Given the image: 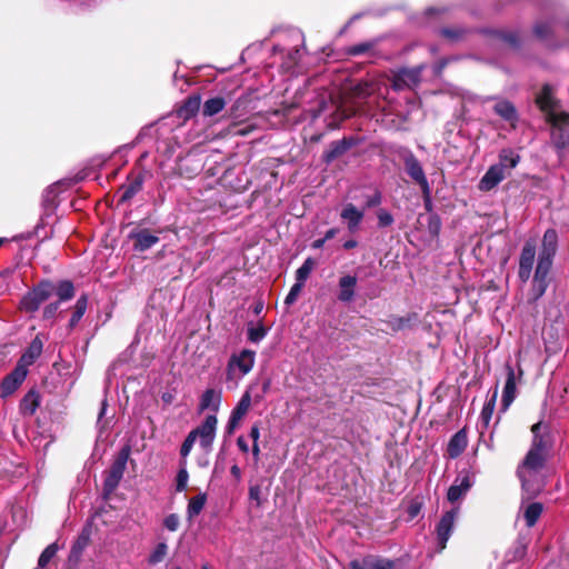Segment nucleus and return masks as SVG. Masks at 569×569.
<instances>
[{"label":"nucleus","instance_id":"1","mask_svg":"<svg viewBox=\"0 0 569 569\" xmlns=\"http://www.w3.org/2000/svg\"><path fill=\"white\" fill-rule=\"evenodd\" d=\"M63 187L64 183L58 181L43 191L41 200L43 216L41 224L38 223V238H40V229L43 230V239H48L53 234V226L57 222L56 209L58 207V197L63 191Z\"/></svg>","mask_w":569,"mask_h":569},{"label":"nucleus","instance_id":"2","mask_svg":"<svg viewBox=\"0 0 569 569\" xmlns=\"http://www.w3.org/2000/svg\"><path fill=\"white\" fill-rule=\"evenodd\" d=\"M34 342H31L28 351L21 356L14 370L9 373L1 382L0 391L1 397H8L13 393L24 381L28 375V367L31 366L36 360L33 352Z\"/></svg>","mask_w":569,"mask_h":569},{"label":"nucleus","instance_id":"3","mask_svg":"<svg viewBox=\"0 0 569 569\" xmlns=\"http://www.w3.org/2000/svg\"><path fill=\"white\" fill-rule=\"evenodd\" d=\"M543 466L545 463L528 465L527 460L523 459L522 463L518 467L517 475L527 499L536 497L542 490L543 479L541 471Z\"/></svg>","mask_w":569,"mask_h":569},{"label":"nucleus","instance_id":"4","mask_svg":"<svg viewBox=\"0 0 569 569\" xmlns=\"http://www.w3.org/2000/svg\"><path fill=\"white\" fill-rule=\"evenodd\" d=\"M545 428L541 422H537L531 427L533 435L532 445L525 459L528 465L545 463L546 455L550 446L549 435L542 433Z\"/></svg>","mask_w":569,"mask_h":569},{"label":"nucleus","instance_id":"5","mask_svg":"<svg viewBox=\"0 0 569 569\" xmlns=\"http://www.w3.org/2000/svg\"><path fill=\"white\" fill-rule=\"evenodd\" d=\"M427 68L425 63L413 68H401L392 76L391 87L396 91L413 89L421 82V76Z\"/></svg>","mask_w":569,"mask_h":569},{"label":"nucleus","instance_id":"6","mask_svg":"<svg viewBox=\"0 0 569 569\" xmlns=\"http://www.w3.org/2000/svg\"><path fill=\"white\" fill-rule=\"evenodd\" d=\"M131 449L129 446H124L118 453L117 458L112 462L108 475L104 479V489L109 492L113 491L120 480L123 477L128 459L130 457Z\"/></svg>","mask_w":569,"mask_h":569},{"label":"nucleus","instance_id":"7","mask_svg":"<svg viewBox=\"0 0 569 569\" xmlns=\"http://www.w3.org/2000/svg\"><path fill=\"white\" fill-rule=\"evenodd\" d=\"M217 423V417L214 415H209L199 427L190 431L196 440H199V445L206 453H209L212 450V445L216 438Z\"/></svg>","mask_w":569,"mask_h":569},{"label":"nucleus","instance_id":"8","mask_svg":"<svg viewBox=\"0 0 569 569\" xmlns=\"http://www.w3.org/2000/svg\"><path fill=\"white\" fill-rule=\"evenodd\" d=\"M459 510L458 508H453L442 515L440 518L437 528V542H438V552H441L446 546L447 542L453 531L456 520L458 518Z\"/></svg>","mask_w":569,"mask_h":569},{"label":"nucleus","instance_id":"9","mask_svg":"<svg viewBox=\"0 0 569 569\" xmlns=\"http://www.w3.org/2000/svg\"><path fill=\"white\" fill-rule=\"evenodd\" d=\"M522 370L519 368L518 376L510 363H506V383L501 398V411H507L517 397V380H521Z\"/></svg>","mask_w":569,"mask_h":569},{"label":"nucleus","instance_id":"10","mask_svg":"<svg viewBox=\"0 0 569 569\" xmlns=\"http://www.w3.org/2000/svg\"><path fill=\"white\" fill-rule=\"evenodd\" d=\"M254 360L256 352L249 349H243L238 355L231 356L228 363V370L233 371L237 369L241 376H244L253 368Z\"/></svg>","mask_w":569,"mask_h":569},{"label":"nucleus","instance_id":"11","mask_svg":"<svg viewBox=\"0 0 569 569\" xmlns=\"http://www.w3.org/2000/svg\"><path fill=\"white\" fill-rule=\"evenodd\" d=\"M505 169L506 163L502 161L491 166L480 179L478 184L479 190L490 191L497 187L506 177Z\"/></svg>","mask_w":569,"mask_h":569},{"label":"nucleus","instance_id":"12","mask_svg":"<svg viewBox=\"0 0 569 569\" xmlns=\"http://www.w3.org/2000/svg\"><path fill=\"white\" fill-rule=\"evenodd\" d=\"M350 569H395L396 561L378 556H367L361 560H352Z\"/></svg>","mask_w":569,"mask_h":569},{"label":"nucleus","instance_id":"13","mask_svg":"<svg viewBox=\"0 0 569 569\" xmlns=\"http://www.w3.org/2000/svg\"><path fill=\"white\" fill-rule=\"evenodd\" d=\"M405 166L407 173L421 187L422 191L429 193V183L425 171L412 153L405 158Z\"/></svg>","mask_w":569,"mask_h":569},{"label":"nucleus","instance_id":"14","mask_svg":"<svg viewBox=\"0 0 569 569\" xmlns=\"http://www.w3.org/2000/svg\"><path fill=\"white\" fill-rule=\"evenodd\" d=\"M536 249L531 244H526L522 248L519 261V277L521 281L526 282L531 273L535 262Z\"/></svg>","mask_w":569,"mask_h":569},{"label":"nucleus","instance_id":"15","mask_svg":"<svg viewBox=\"0 0 569 569\" xmlns=\"http://www.w3.org/2000/svg\"><path fill=\"white\" fill-rule=\"evenodd\" d=\"M340 217L347 222V227L350 232H355L359 229V226L365 217V211L359 210L355 204L347 203L341 210Z\"/></svg>","mask_w":569,"mask_h":569},{"label":"nucleus","instance_id":"16","mask_svg":"<svg viewBox=\"0 0 569 569\" xmlns=\"http://www.w3.org/2000/svg\"><path fill=\"white\" fill-rule=\"evenodd\" d=\"M129 238L134 239V249L138 251H146L159 242V237L150 233L148 229L132 231Z\"/></svg>","mask_w":569,"mask_h":569},{"label":"nucleus","instance_id":"17","mask_svg":"<svg viewBox=\"0 0 569 569\" xmlns=\"http://www.w3.org/2000/svg\"><path fill=\"white\" fill-rule=\"evenodd\" d=\"M520 511H522L526 526L532 528L542 515L543 506L540 502H530L527 505L522 502Z\"/></svg>","mask_w":569,"mask_h":569},{"label":"nucleus","instance_id":"18","mask_svg":"<svg viewBox=\"0 0 569 569\" xmlns=\"http://www.w3.org/2000/svg\"><path fill=\"white\" fill-rule=\"evenodd\" d=\"M471 488V482L468 476L457 479L456 482L448 489V500L456 502L462 498Z\"/></svg>","mask_w":569,"mask_h":569},{"label":"nucleus","instance_id":"19","mask_svg":"<svg viewBox=\"0 0 569 569\" xmlns=\"http://www.w3.org/2000/svg\"><path fill=\"white\" fill-rule=\"evenodd\" d=\"M221 402V392L214 389H207L200 399L199 409L200 411L212 410L218 411Z\"/></svg>","mask_w":569,"mask_h":569},{"label":"nucleus","instance_id":"20","mask_svg":"<svg viewBox=\"0 0 569 569\" xmlns=\"http://www.w3.org/2000/svg\"><path fill=\"white\" fill-rule=\"evenodd\" d=\"M495 112L508 122H516L518 113L516 107L508 100H498L493 107Z\"/></svg>","mask_w":569,"mask_h":569},{"label":"nucleus","instance_id":"21","mask_svg":"<svg viewBox=\"0 0 569 569\" xmlns=\"http://www.w3.org/2000/svg\"><path fill=\"white\" fill-rule=\"evenodd\" d=\"M536 103L539 108L547 113L556 107V100L553 98V89L550 84H545L536 98Z\"/></svg>","mask_w":569,"mask_h":569},{"label":"nucleus","instance_id":"22","mask_svg":"<svg viewBox=\"0 0 569 569\" xmlns=\"http://www.w3.org/2000/svg\"><path fill=\"white\" fill-rule=\"evenodd\" d=\"M467 447V436L463 431H458L452 436L448 443V455L450 458L460 456Z\"/></svg>","mask_w":569,"mask_h":569},{"label":"nucleus","instance_id":"23","mask_svg":"<svg viewBox=\"0 0 569 569\" xmlns=\"http://www.w3.org/2000/svg\"><path fill=\"white\" fill-rule=\"evenodd\" d=\"M351 147V143L346 139L335 141L330 144L329 149L323 154V160L327 163L332 162L338 157L342 156Z\"/></svg>","mask_w":569,"mask_h":569},{"label":"nucleus","instance_id":"24","mask_svg":"<svg viewBox=\"0 0 569 569\" xmlns=\"http://www.w3.org/2000/svg\"><path fill=\"white\" fill-rule=\"evenodd\" d=\"M143 184V179L141 176H137L131 179L127 184L121 187V196L120 201L126 202L132 199L141 189Z\"/></svg>","mask_w":569,"mask_h":569},{"label":"nucleus","instance_id":"25","mask_svg":"<svg viewBox=\"0 0 569 569\" xmlns=\"http://www.w3.org/2000/svg\"><path fill=\"white\" fill-rule=\"evenodd\" d=\"M207 502V495L201 492L189 499L187 506V519L192 521L204 508Z\"/></svg>","mask_w":569,"mask_h":569},{"label":"nucleus","instance_id":"26","mask_svg":"<svg viewBox=\"0 0 569 569\" xmlns=\"http://www.w3.org/2000/svg\"><path fill=\"white\" fill-rule=\"evenodd\" d=\"M269 329L261 321L257 323L250 321L247 328V338L252 343H259L268 335Z\"/></svg>","mask_w":569,"mask_h":569},{"label":"nucleus","instance_id":"27","mask_svg":"<svg viewBox=\"0 0 569 569\" xmlns=\"http://www.w3.org/2000/svg\"><path fill=\"white\" fill-rule=\"evenodd\" d=\"M553 254L541 253L539 254L538 264L536 268L535 279L543 281L552 266Z\"/></svg>","mask_w":569,"mask_h":569},{"label":"nucleus","instance_id":"28","mask_svg":"<svg viewBox=\"0 0 569 569\" xmlns=\"http://www.w3.org/2000/svg\"><path fill=\"white\" fill-rule=\"evenodd\" d=\"M226 100L222 97H213L204 101L202 107V113L204 117H212L226 107Z\"/></svg>","mask_w":569,"mask_h":569},{"label":"nucleus","instance_id":"29","mask_svg":"<svg viewBox=\"0 0 569 569\" xmlns=\"http://www.w3.org/2000/svg\"><path fill=\"white\" fill-rule=\"evenodd\" d=\"M558 247V234L555 229H548L546 230L543 238H542V248L541 253L547 254H556Z\"/></svg>","mask_w":569,"mask_h":569},{"label":"nucleus","instance_id":"30","mask_svg":"<svg viewBox=\"0 0 569 569\" xmlns=\"http://www.w3.org/2000/svg\"><path fill=\"white\" fill-rule=\"evenodd\" d=\"M20 412L23 417H32L36 413V391L30 389L20 402Z\"/></svg>","mask_w":569,"mask_h":569},{"label":"nucleus","instance_id":"31","mask_svg":"<svg viewBox=\"0 0 569 569\" xmlns=\"http://www.w3.org/2000/svg\"><path fill=\"white\" fill-rule=\"evenodd\" d=\"M498 397V389L496 388L492 392L491 397L486 401L483 405V408L480 413V419L483 422V425L487 427L492 418L493 410L496 407V401Z\"/></svg>","mask_w":569,"mask_h":569},{"label":"nucleus","instance_id":"32","mask_svg":"<svg viewBox=\"0 0 569 569\" xmlns=\"http://www.w3.org/2000/svg\"><path fill=\"white\" fill-rule=\"evenodd\" d=\"M87 305H88V301H87L86 296H81L77 300V303L74 306V309H73L72 316L70 318V322H69V326L71 328L77 326V323L80 321V319L82 318V316L84 315V312L87 310Z\"/></svg>","mask_w":569,"mask_h":569},{"label":"nucleus","instance_id":"33","mask_svg":"<svg viewBox=\"0 0 569 569\" xmlns=\"http://www.w3.org/2000/svg\"><path fill=\"white\" fill-rule=\"evenodd\" d=\"M547 121L553 127L569 124V113L557 112L556 107L546 113Z\"/></svg>","mask_w":569,"mask_h":569},{"label":"nucleus","instance_id":"34","mask_svg":"<svg viewBox=\"0 0 569 569\" xmlns=\"http://www.w3.org/2000/svg\"><path fill=\"white\" fill-rule=\"evenodd\" d=\"M251 406V396L248 391H246L242 397L240 398L238 405L232 410L231 415L243 418L246 413L248 412L249 408Z\"/></svg>","mask_w":569,"mask_h":569},{"label":"nucleus","instance_id":"35","mask_svg":"<svg viewBox=\"0 0 569 569\" xmlns=\"http://www.w3.org/2000/svg\"><path fill=\"white\" fill-rule=\"evenodd\" d=\"M168 553V545L166 542H159L148 558L150 565H157L161 562Z\"/></svg>","mask_w":569,"mask_h":569},{"label":"nucleus","instance_id":"36","mask_svg":"<svg viewBox=\"0 0 569 569\" xmlns=\"http://www.w3.org/2000/svg\"><path fill=\"white\" fill-rule=\"evenodd\" d=\"M199 108H200V97L199 96L189 97L181 109V113L184 117H190V116L194 114L199 110Z\"/></svg>","mask_w":569,"mask_h":569},{"label":"nucleus","instance_id":"37","mask_svg":"<svg viewBox=\"0 0 569 569\" xmlns=\"http://www.w3.org/2000/svg\"><path fill=\"white\" fill-rule=\"evenodd\" d=\"M57 551V543H51L50 546H48L38 558V567H46L49 563V561L56 556Z\"/></svg>","mask_w":569,"mask_h":569},{"label":"nucleus","instance_id":"38","mask_svg":"<svg viewBox=\"0 0 569 569\" xmlns=\"http://www.w3.org/2000/svg\"><path fill=\"white\" fill-rule=\"evenodd\" d=\"M187 460L180 461L181 468L178 471L177 475V485L176 489L177 491H183L187 488L189 475L186 469Z\"/></svg>","mask_w":569,"mask_h":569},{"label":"nucleus","instance_id":"39","mask_svg":"<svg viewBox=\"0 0 569 569\" xmlns=\"http://www.w3.org/2000/svg\"><path fill=\"white\" fill-rule=\"evenodd\" d=\"M553 30L552 22L550 21H540L537 22L533 32L539 39H547V37L551 33Z\"/></svg>","mask_w":569,"mask_h":569},{"label":"nucleus","instance_id":"40","mask_svg":"<svg viewBox=\"0 0 569 569\" xmlns=\"http://www.w3.org/2000/svg\"><path fill=\"white\" fill-rule=\"evenodd\" d=\"M313 263L310 259L306 260L303 264L297 270L296 272V279L297 284L306 281L312 270Z\"/></svg>","mask_w":569,"mask_h":569},{"label":"nucleus","instance_id":"41","mask_svg":"<svg viewBox=\"0 0 569 569\" xmlns=\"http://www.w3.org/2000/svg\"><path fill=\"white\" fill-rule=\"evenodd\" d=\"M373 46H375L373 42H362V43H358L355 46H350L347 49V53L349 56H360V54L369 52L373 48Z\"/></svg>","mask_w":569,"mask_h":569},{"label":"nucleus","instance_id":"42","mask_svg":"<svg viewBox=\"0 0 569 569\" xmlns=\"http://www.w3.org/2000/svg\"><path fill=\"white\" fill-rule=\"evenodd\" d=\"M194 442L196 438L189 432L180 448L181 461L186 460V458L189 456Z\"/></svg>","mask_w":569,"mask_h":569},{"label":"nucleus","instance_id":"43","mask_svg":"<svg viewBox=\"0 0 569 569\" xmlns=\"http://www.w3.org/2000/svg\"><path fill=\"white\" fill-rule=\"evenodd\" d=\"M378 224L379 227H389L393 223L392 214L386 209H379L377 212Z\"/></svg>","mask_w":569,"mask_h":569},{"label":"nucleus","instance_id":"44","mask_svg":"<svg viewBox=\"0 0 569 569\" xmlns=\"http://www.w3.org/2000/svg\"><path fill=\"white\" fill-rule=\"evenodd\" d=\"M440 33H441V36L446 37L447 39H449L451 41H457L462 38L465 30L461 28H456V29L443 28L440 30Z\"/></svg>","mask_w":569,"mask_h":569},{"label":"nucleus","instance_id":"45","mask_svg":"<svg viewBox=\"0 0 569 569\" xmlns=\"http://www.w3.org/2000/svg\"><path fill=\"white\" fill-rule=\"evenodd\" d=\"M180 525V518L177 513H170L163 519V526L169 531H177Z\"/></svg>","mask_w":569,"mask_h":569},{"label":"nucleus","instance_id":"46","mask_svg":"<svg viewBox=\"0 0 569 569\" xmlns=\"http://www.w3.org/2000/svg\"><path fill=\"white\" fill-rule=\"evenodd\" d=\"M441 222L438 216H430L428 228L432 236H438L440 231Z\"/></svg>","mask_w":569,"mask_h":569},{"label":"nucleus","instance_id":"47","mask_svg":"<svg viewBox=\"0 0 569 569\" xmlns=\"http://www.w3.org/2000/svg\"><path fill=\"white\" fill-rule=\"evenodd\" d=\"M422 503L419 501H412L407 509V513L410 519H415L421 511Z\"/></svg>","mask_w":569,"mask_h":569},{"label":"nucleus","instance_id":"48","mask_svg":"<svg viewBox=\"0 0 569 569\" xmlns=\"http://www.w3.org/2000/svg\"><path fill=\"white\" fill-rule=\"evenodd\" d=\"M355 296L353 287H342L338 298L341 301L348 302L350 301Z\"/></svg>","mask_w":569,"mask_h":569},{"label":"nucleus","instance_id":"49","mask_svg":"<svg viewBox=\"0 0 569 569\" xmlns=\"http://www.w3.org/2000/svg\"><path fill=\"white\" fill-rule=\"evenodd\" d=\"M382 197L379 191H376L372 196H369L366 200L367 208H373L381 203Z\"/></svg>","mask_w":569,"mask_h":569},{"label":"nucleus","instance_id":"50","mask_svg":"<svg viewBox=\"0 0 569 569\" xmlns=\"http://www.w3.org/2000/svg\"><path fill=\"white\" fill-rule=\"evenodd\" d=\"M300 290H301V287H291L290 292L288 293V296L284 299V303L287 306L292 305L298 299V297L300 295Z\"/></svg>","mask_w":569,"mask_h":569},{"label":"nucleus","instance_id":"51","mask_svg":"<svg viewBox=\"0 0 569 569\" xmlns=\"http://www.w3.org/2000/svg\"><path fill=\"white\" fill-rule=\"evenodd\" d=\"M261 489L259 486H251L249 488V498L257 502V506L261 505Z\"/></svg>","mask_w":569,"mask_h":569},{"label":"nucleus","instance_id":"52","mask_svg":"<svg viewBox=\"0 0 569 569\" xmlns=\"http://www.w3.org/2000/svg\"><path fill=\"white\" fill-rule=\"evenodd\" d=\"M301 58V49L296 47L288 52V59L290 60L289 67L295 66Z\"/></svg>","mask_w":569,"mask_h":569},{"label":"nucleus","instance_id":"53","mask_svg":"<svg viewBox=\"0 0 569 569\" xmlns=\"http://www.w3.org/2000/svg\"><path fill=\"white\" fill-rule=\"evenodd\" d=\"M501 38L513 47L518 46L519 43V38L515 32L501 33Z\"/></svg>","mask_w":569,"mask_h":569},{"label":"nucleus","instance_id":"54","mask_svg":"<svg viewBox=\"0 0 569 569\" xmlns=\"http://www.w3.org/2000/svg\"><path fill=\"white\" fill-rule=\"evenodd\" d=\"M240 421H241V418L231 415L229 418V421H228V432L232 433L233 430L238 427Z\"/></svg>","mask_w":569,"mask_h":569},{"label":"nucleus","instance_id":"55","mask_svg":"<svg viewBox=\"0 0 569 569\" xmlns=\"http://www.w3.org/2000/svg\"><path fill=\"white\" fill-rule=\"evenodd\" d=\"M500 158H501L502 161H508L510 168H515L518 164V162H519V157L518 156H512L511 154L510 157H508L507 154H501Z\"/></svg>","mask_w":569,"mask_h":569},{"label":"nucleus","instance_id":"56","mask_svg":"<svg viewBox=\"0 0 569 569\" xmlns=\"http://www.w3.org/2000/svg\"><path fill=\"white\" fill-rule=\"evenodd\" d=\"M59 295L62 300L71 298L73 296V287H62Z\"/></svg>","mask_w":569,"mask_h":569},{"label":"nucleus","instance_id":"57","mask_svg":"<svg viewBox=\"0 0 569 569\" xmlns=\"http://www.w3.org/2000/svg\"><path fill=\"white\" fill-rule=\"evenodd\" d=\"M259 437H260L259 427L257 425H254L251 427L250 438L252 439L253 443H258Z\"/></svg>","mask_w":569,"mask_h":569},{"label":"nucleus","instance_id":"58","mask_svg":"<svg viewBox=\"0 0 569 569\" xmlns=\"http://www.w3.org/2000/svg\"><path fill=\"white\" fill-rule=\"evenodd\" d=\"M263 308H264L263 301L262 300H258V301H256L253 303L252 311H253L254 315L258 316V315H260L262 312Z\"/></svg>","mask_w":569,"mask_h":569},{"label":"nucleus","instance_id":"59","mask_svg":"<svg viewBox=\"0 0 569 569\" xmlns=\"http://www.w3.org/2000/svg\"><path fill=\"white\" fill-rule=\"evenodd\" d=\"M237 445L239 447V449L243 452V453H247L249 451V447H248V443L247 441L243 439V437H239L237 439Z\"/></svg>","mask_w":569,"mask_h":569},{"label":"nucleus","instance_id":"60","mask_svg":"<svg viewBox=\"0 0 569 569\" xmlns=\"http://www.w3.org/2000/svg\"><path fill=\"white\" fill-rule=\"evenodd\" d=\"M447 62H448L447 60H441L438 63H436L433 66L435 74L439 76L442 72V70L445 69V67L447 66Z\"/></svg>","mask_w":569,"mask_h":569},{"label":"nucleus","instance_id":"61","mask_svg":"<svg viewBox=\"0 0 569 569\" xmlns=\"http://www.w3.org/2000/svg\"><path fill=\"white\" fill-rule=\"evenodd\" d=\"M406 323H407V320L403 318H397V319H395L393 322H391L392 329H395V330L402 329L406 326Z\"/></svg>","mask_w":569,"mask_h":569},{"label":"nucleus","instance_id":"62","mask_svg":"<svg viewBox=\"0 0 569 569\" xmlns=\"http://www.w3.org/2000/svg\"><path fill=\"white\" fill-rule=\"evenodd\" d=\"M356 283H357V278L353 276L342 277L339 281V284H356Z\"/></svg>","mask_w":569,"mask_h":569},{"label":"nucleus","instance_id":"63","mask_svg":"<svg viewBox=\"0 0 569 569\" xmlns=\"http://www.w3.org/2000/svg\"><path fill=\"white\" fill-rule=\"evenodd\" d=\"M161 400L166 403V405H170L173 400H174V395L170 391H167V392H163L161 395Z\"/></svg>","mask_w":569,"mask_h":569},{"label":"nucleus","instance_id":"64","mask_svg":"<svg viewBox=\"0 0 569 569\" xmlns=\"http://www.w3.org/2000/svg\"><path fill=\"white\" fill-rule=\"evenodd\" d=\"M230 472H231V475H232L237 480H240V479H241V470H240V468H239L237 465H233V466L230 468Z\"/></svg>","mask_w":569,"mask_h":569}]
</instances>
